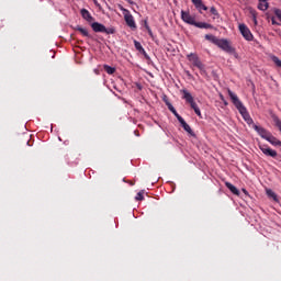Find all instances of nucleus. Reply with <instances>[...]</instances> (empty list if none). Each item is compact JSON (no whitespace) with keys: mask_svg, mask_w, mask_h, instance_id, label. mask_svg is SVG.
I'll use <instances>...</instances> for the list:
<instances>
[{"mask_svg":"<svg viewBox=\"0 0 281 281\" xmlns=\"http://www.w3.org/2000/svg\"><path fill=\"white\" fill-rule=\"evenodd\" d=\"M181 19L184 23H188V25H194V23H196L194 16L190 14V11H181Z\"/></svg>","mask_w":281,"mask_h":281,"instance_id":"nucleus-8","label":"nucleus"},{"mask_svg":"<svg viewBox=\"0 0 281 281\" xmlns=\"http://www.w3.org/2000/svg\"><path fill=\"white\" fill-rule=\"evenodd\" d=\"M91 27H92L93 32H101L102 34H104V32H106V26H104V24H102L100 22H93L91 24Z\"/></svg>","mask_w":281,"mask_h":281,"instance_id":"nucleus-10","label":"nucleus"},{"mask_svg":"<svg viewBox=\"0 0 281 281\" xmlns=\"http://www.w3.org/2000/svg\"><path fill=\"white\" fill-rule=\"evenodd\" d=\"M216 46L220 47V49H223V52H226V54H236V48L232 47L229 41L225 38L217 40Z\"/></svg>","mask_w":281,"mask_h":281,"instance_id":"nucleus-4","label":"nucleus"},{"mask_svg":"<svg viewBox=\"0 0 281 281\" xmlns=\"http://www.w3.org/2000/svg\"><path fill=\"white\" fill-rule=\"evenodd\" d=\"M258 1H262V2H266V3H267L269 0H258Z\"/></svg>","mask_w":281,"mask_h":281,"instance_id":"nucleus-33","label":"nucleus"},{"mask_svg":"<svg viewBox=\"0 0 281 281\" xmlns=\"http://www.w3.org/2000/svg\"><path fill=\"white\" fill-rule=\"evenodd\" d=\"M80 14H81L82 19H85V21H87L88 23L93 22V16H92L91 13L89 12V10H87V9H81V10H80Z\"/></svg>","mask_w":281,"mask_h":281,"instance_id":"nucleus-11","label":"nucleus"},{"mask_svg":"<svg viewBox=\"0 0 281 281\" xmlns=\"http://www.w3.org/2000/svg\"><path fill=\"white\" fill-rule=\"evenodd\" d=\"M266 194H267L270 199H273V201L278 202V194H276V192H273V190L267 189V190H266Z\"/></svg>","mask_w":281,"mask_h":281,"instance_id":"nucleus-18","label":"nucleus"},{"mask_svg":"<svg viewBox=\"0 0 281 281\" xmlns=\"http://www.w3.org/2000/svg\"><path fill=\"white\" fill-rule=\"evenodd\" d=\"M182 93V100H186V102H188V104H190L191 109H193L194 113L201 117V109H199V105L196 104V102H194V97H192V93H190V91L183 89L181 90Z\"/></svg>","mask_w":281,"mask_h":281,"instance_id":"nucleus-2","label":"nucleus"},{"mask_svg":"<svg viewBox=\"0 0 281 281\" xmlns=\"http://www.w3.org/2000/svg\"><path fill=\"white\" fill-rule=\"evenodd\" d=\"M239 32L246 41H254V35L251 34V31H249V27H247V25L239 24Z\"/></svg>","mask_w":281,"mask_h":281,"instance_id":"nucleus-7","label":"nucleus"},{"mask_svg":"<svg viewBox=\"0 0 281 281\" xmlns=\"http://www.w3.org/2000/svg\"><path fill=\"white\" fill-rule=\"evenodd\" d=\"M228 95L234 104V106L237 109V111L240 113L245 122L249 125L252 124V128L262 137V139H268L271 135V132L267 131L265 127H260L254 123V119L249 115V112L247 111V108L243 104V101L238 99V95L234 93L232 90H228Z\"/></svg>","mask_w":281,"mask_h":281,"instance_id":"nucleus-1","label":"nucleus"},{"mask_svg":"<svg viewBox=\"0 0 281 281\" xmlns=\"http://www.w3.org/2000/svg\"><path fill=\"white\" fill-rule=\"evenodd\" d=\"M143 56H144V58H146V60H150V56H148V53H146V50H145V53H143Z\"/></svg>","mask_w":281,"mask_h":281,"instance_id":"nucleus-28","label":"nucleus"},{"mask_svg":"<svg viewBox=\"0 0 281 281\" xmlns=\"http://www.w3.org/2000/svg\"><path fill=\"white\" fill-rule=\"evenodd\" d=\"M272 61L277 67H281V60L277 56H272Z\"/></svg>","mask_w":281,"mask_h":281,"instance_id":"nucleus-23","label":"nucleus"},{"mask_svg":"<svg viewBox=\"0 0 281 281\" xmlns=\"http://www.w3.org/2000/svg\"><path fill=\"white\" fill-rule=\"evenodd\" d=\"M210 12H211V14H213V16H217L218 18V11L216 10L215 7H211Z\"/></svg>","mask_w":281,"mask_h":281,"instance_id":"nucleus-25","label":"nucleus"},{"mask_svg":"<svg viewBox=\"0 0 281 281\" xmlns=\"http://www.w3.org/2000/svg\"><path fill=\"white\" fill-rule=\"evenodd\" d=\"M134 46H135V49H137V52H139V54H145V49L144 47L142 46V43L137 42L136 40L134 41Z\"/></svg>","mask_w":281,"mask_h":281,"instance_id":"nucleus-20","label":"nucleus"},{"mask_svg":"<svg viewBox=\"0 0 281 281\" xmlns=\"http://www.w3.org/2000/svg\"><path fill=\"white\" fill-rule=\"evenodd\" d=\"M75 30H76L77 32H80V34H82V36H87V37L90 36V35H89V31H87V29H83V27L80 26V25H77V26L75 27Z\"/></svg>","mask_w":281,"mask_h":281,"instance_id":"nucleus-17","label":"nucleus"},{"mask_svg":"<svg viewBox=\"0 0 281 281\" xmlns=\"http://www.w3.org/2000/svg\"><path fill=\"white\" fill-rule=\"evenodd\" d=\"M103 34H115V29L111 27V29H106L105 31H103Z\"/></svg>","mask_w":281,"mask_h":281,"instance_id":"nucleus-26","label":"nucleus"},{"mask_svg":"<svg viewBox=\"0 0 281 281\" xmlns=\"http://www.w3.org/2000/svg\"><path fill=\"white\" fill-rule=\"evenodd\" d=\"M205 40L210 41L211 43H213V45H217L220 38L214 36V35H212V34H206L205 35Z\"/></svg>","mask_w":281,"mask_h":281,"instance_id":"nucleus-16","label":"nucleus"},{"mask_svg":"<svg viewBox=\"0 0 281 281\" xmlns=\"http://www.w3.org/2000/svg\"><path fill=\"white\" fill-rule=\"evenodd\" d=\"M194 27H199L200 30H212V24L205 22H195Z\"/></svg>","mask_w":281,"mask_h":281,"instance_id":"nucleus-12","label":"nucleus"},{"mask_svg":"<svg viewBox=\"0 0 281 281\" xmlns=\"http://www.w3.org/2000/svg\"><path fill=\"white\" fill-rule=\"evenodd\" d=\"M191 2L193 3L194 8H196V10L202 13L204 11H207V5L203 4V0H191Z\"/></svg>","mask_w":281,"mask_h":281,"instance_id":"nucleus-9","label":"nucleus"},{"mask_svg":"<svg viewBox=\"0 0 281 281\" xmlns=\"http://www.w3.org/2000/svg\"><path fill=\"white\" fill-rule=\"evenodd\" d=\"M165 104L168 106L169 111L171 113L176 112L177 110L175 109V106L172 105V103H170V101H168L167 99H164Z\"/></svg>","mask_w":281,"mask_h":281,"instance_id":"nucleus-22","label":"nucleus"},{"mask_svg":"<svg viewBox=\"0 0 281 281\" xmlns=\"http://www.w3.org/2000/svg\"><path fill=\"white\" fill-rule=\"evenodd\" d=\"M258 10H261L262 12L269 10V2L259 1Z\"/></svg>","mask_w":281,"mask_h":281,"instance_id":"nucleus-19","label":"nucleus"},{"mask_svg":"<svg viewBox=\"0 0 281 281\" xmlns=\"http://www.w3.org/2000/svg\"><path fill=\"white\" fill-rule=\"evenodd\" d=\"M179 123L181 124L182 128H183L187 133H189L190 135H193L192 127H190V126L186 123V120L179 119Z\"/></svg>","mask_w":281,"mask_h":281,"instance_id":"nucleus-14","label":"nucleus"},{"mask_svg":"<svg viewBox=\"0 0 281 281\" xmlns=\"http://www.w3.org/2000/svg\"><path fill=\"white\" fill-rule=\"evenodd\" d=\"M103 69H104V71H106L109 74V76H113V74H115V67H111L109 65H103Z\"/></svg>","mask_w":281,"mask_h":281,"instance_id":"nucleus-21","label":"nucleus"},{"mask_svg":"<svg viewBox=\"0 0 281 281\" xmlns=\"http://www.w3.org/2000/svg\"><path fill=\"white\" fill-rule=\"evenodd\" d=\"M136 201H144V191H139L136 196H135Z\"/></svg>","mask_w":281,"mask_h":281,"instance_id":"nucleus-24","label":"nucleus"},{"mask_svg":"<svg viewBox=\"0 0 281 281\" xmlns=\"http://www.w3.org/2000/svg\"><path fill=\"white\" fill-rule=\"evenodd\" d=\"M266 142H269L272 146H281L280 139H277L276 136L271 135L268 136V139Z\"/></svg>","mask_w":281,"mask_h":281,"instance_id":"nucleus-15","label":"nucleus"},{"mask_svg":"<svg viewBox=\"0 0 281 281\" xmlns=\"http://www.w3.org/2000/svg\"><path fill=\"white\" fill-rule=\"evenodd\" d=\"M225 186L233 194H235L236 196H240V191L234 184H232L231 182H225Z\"/></svg>","mask_w":281,"mask_h":281,"instance_id":"nucleus-13","label":"nucleus"},{"mask_svg":"<svg viewBox=\"0 0 281 281\" xmlns=\"http://www.w3.org/2000/svg\"><path fill=\"white\" fill-rule=\"evenodd\" d=\"M172 114L175 115V117H177L178 122H179V119L180 120H183V117L181 115H179V113L176 111L172 112Z\"/></svg>","mask_w":281,"mask_h":281,"instance_id":"nucleus-27","label":"nucleus"},{"mask_svg":"<svg viewBox=\"0 0 281 281\" xmlns=\"http://www.w3.org/2000/svg\"><path fill=\"white\" fill-rule=\"evenodd\" d=\"M147 32H148V34H149V36H153V30H147Z\"/></svg>","mask_w":281,"mask_h":281,"instance_id":"nucleus-30","label":"nucleus"},{"mask_svg":"<svg viewBox=\"0 0 281 281\" xmlns=\"http://www.w3.org/2000/svg\"><path fill=\"white\" fill-rule=\"evenodd\" d=\"M124 13V19H125V23L126 25H128V27H131L132 30L137 29V25L135 24V19L133 18V14H131V11L123 9Z\"/></svg>","mask_w":281,"mask_h":281,"instance_id":"nucleus-6","label":"nucleus"},{"mask_svg":"<svg viewBox=\"0 0 281 281\" xmlns=\"http://www.w3.org/2000/svg\"><path fill=\"white\" fill-rule=\"evenodd\" d=\"M221 100H224L225 101V98L223 97V94L220 95Z\"/></svg>","mask_w":281,"mask_h":281,"instance_id":"nucleus-32","label":"nucleus"},{"mask_svg":"<svg viewBox=\"0 0 281 281\" xmlns=\"http://www.w3.org/2000/svg\"><path fill=\"white\" fill-rule=\"evenodd\" d=\"M145 27L146 30H150V26L148 25V21H145Z\"/></svg>","mask_w":281,"mask_h":281,"instance_id":"nucleus-29","label":"nucleus"},{"mask_svg":"<svg viewBox=\"0 0 281 281\" xmlns=\"http://www.w3.org/2000/svg\"><path fill=\"white\" fill-rule=\"evenodd\" d=\"M187 58L190 63H192L193 67L200 69L201 74H205V66L203 63H201V59H199V55L191 53L187 55Z\"/></svg>","mask_w":281,"mask_h":281,"instance_id":"nucleus-3","label":"nucleus"},{"mask_svg":"<svg viewBox=\"0 0 281 281\" xmlns=\"http://www.w3.org/2000/svg\"><path fill=\"white\" fill-rule=\"evenodd\" d=\"M224 104L227 105V101H224Z\"/></svg>","mask_w":281,"mask_h":281,"instance_id":"nucleus-34","label":"nucleus"},{"mask_svg":"<svg viewBox=\"0 0 281 281\" xmlns=\"http://www.w3.org/2000/svg\"><path fill=\"white\" fill-rule=\"evenodd\" d=\"M244 192H247V190L244 189Z\"/></svg>","mask_w":281,"mask_h":281,"instance_id":"nucleus-35","label":"nucleus"},{"mask_svg":"<svg viewBox=\"0 0 281 281\" xmlns=\"http://www.w3.org/2000/svg\"><path fill=\"white\" fill-rule=\"evenodd\" d=\"M147 32H148V34H149V36H153V30H147Z\"/></svg>","mask_w":281,"mask_h":281,"instance_id":"nucleus-31","label":"nucleus"},{"mask_svg":"<svg viewBox=\"0 0 281 281\" xmlns=\"http://www.w3.org/2000/svg\"><path fill=\"white\" fill-rule=\"evenodd\" d=\"M259 150L263 153L266 157H272V159H276L278 157V151L276 149H272L268 145H259Z\"/></svg>","mask_w":281,"mask_h":281,"instance_id":"nucleus-5","label":"nucleus"}]
</instances>
